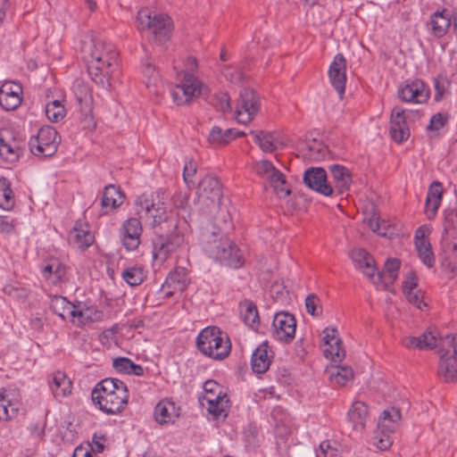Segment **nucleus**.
Returning <instances> with one entry per match:
<instances>
[{"label":"nucleus","mask_w":457,"mask_h":457,"mask_svg":"<svg viewBox=\"0 0 457 457\" xmlns=\"http://www.w3.org/2000/svg\"><path fill=\"white\" fill-rule=\"evenodd\" d=\"M14 203L10 181L6 178H0V208L9 211L14 206Z\"/></svg>","instance_id":"obj_46"},{"label":"nucleus","mask_w":457,"mask_h":457,"mask_svg":"<svg viewBox=\"0 0 457 457\" xmlns=\"http://www.w3.org/2000/svg\"><path fill=\"white\" fill-rule=\"evenodd\" d=\"M124 200V194L120 187L110 184L104 187L101 198V206L105 210H114L118 208Z\"/></svg>","instance_id":"obj_36"},{"label":"nucleus","mask_w":457,"mask_h":457,"mask_svg":"<svg viewBox=\"0 0 457 457\" xmlns=\"http://www.w3.org/2000/svg\"><path fill=\"white\" fill-rule=\"evenodd\" d=\"M82 52L91 79L110 90L112 80L119 75V54L115 46L101 39H93L84 44Z\"/></svg>","instance_id":"obj_1"},{"label":"nucleus","mask_w":457,"mask_h":457,"mask_svg":"<svg viewBox=\"0 0 457 457\" xmlns=\"http://www.w3.org/2000/svg\"><path fill=\"white\" fill-rule=\"evenodd\" d=\"M330 180L332 185V195H342L345 194L351 187L352 176L347 168L340 164H332L328 166Z\"/></svg>","instance_id":"obj_21"},{"label":"nucleus","mask_w":457,"mask_h":457,"mask_svg":"<svg viewBox=\"0 0 457 457\" xmlns=\"http://www.w3.org/2000/svg\"><path fill=\"white\" fill-rule=\"evenodd\" d=\"M346 60L342 54H337L328 69V77L332 87L337 91L340 96L345 90L346 83Z\"/></svg>","instance_id":"obj_23"},{"label":"nucleus","mask_w":457,"mask_h":457,"mask_svg":"<svg viewBox=\"0 0 457 457\" xmlns=\"http://www.w3.org/2000/svg\"><path fill=\"white\" fill-rule=\"evenodd\" d=\"M208 140L211 144L216 145H226V139L224 136V130H222L220 127L214 126L209 134Z\"/></svg>","instance_id":"obj_57"},{"label":"nucleus","mask_w":457,"mask_h":457,"mask_svg":"<svg viewBox=\"0 0 457 457\" xmlns=\"http://www.w3.org/2000/svg\"><path fill=\"white\" fill-rule=\"evenodd\" d=\"M270 359L268 355V344H261L253 353L251 366L254 373L262 374L269 369Z\"/></svg>","instance_id":"obj_38"},{"label":"nucleus","mask_w":457,"mask_h":457,"mask_svg":"<svg viewBox=\"0 0 457 457\" xmlns=\"http://www.w3.org/2000/svg\"><path fill=\"white\" fill-rule=\"evenodd\" d=\"M102 316V312L79 303L74 305L71 320L77 327H84L100 320Z\"/></svg>","instance_id":"obj_24"},{"label":"nucleus","mask_w":457,"mask_h":457,"mask_svg":"<svg viewBox=\"0 0 457 457\" xmlns=\"http://www.w3.org/2000/svg\"><path fill=\"white\" fill-rule=\"evenodd\" d=\"M42 276L51 285L62 283L66 276V266L58 260H54L42 269Z\"/></svg>","instance_id":"obj_37"},{"label":"nucleus","mask_w":457,"mask_h":457,"mask_svg":"<svg viewBox=\"0 0 457 457\" xmlns=\"http://www.w3.org/2000/svg\"><path fill=\"white\" fill-rule=\"evenodd\" d=\"M65 114V108L59 100H54L46 105V115L52 122L62 120Z\"/></svg>","instance_id":"obj_51"},{"label":"nucleus","mask_w":457,"mask_h":457,"mask_svg":"<svg viewBox=\"0 0 457 457\" xmlns=\"http://www.w3.org/2000/svg\"><path fill=\"white\" fill-rule=\"evenodd\" d=\"M405 295L408 302L418 309L423 310L424 307H427V303L423 301V293L421 290H409L407 293H405Z\"/></svg>","instance_id":"obj_54"},{"label":"nucleus","mask_w":457,"mask_h":457,"mask_svg":"<svg viewBox=\"0 0 457 457\" xmlns=\"http://www.w3.org/2000/svg\"><path fill=\"white\" fill-rule=\"evenodd\" d=\"M350 256L354 267L369 278L377 288H386V285L381 281L382 276L376 273L374 259L368 252L362 248H355L351 252Z\"/></svg>","instance_id":"obj_11"},{"label":"nucleus","mask_w":457,"mask_h":457,"mask_svg":"<svg viewBox=\"0 0 457 457\" xmlns=\"http://www.w3.org/2000/svg\"><path fill=\"white\" fill-rule=\"evenodd\" d=\"M389 132L396 143H403L410 137L405 110L399 106H395L391 112Z\"/></svg>","instance_id":"obj_22"},{"label":"nucleus","mask_w":457,"mask_h":457,"mask_svg":"<svg viewBox=\"0 0 457 457\" xmlns=\"http://www.w3.org/2000/svg\"><path fill=\"white\" fill-rule=\"evenodd\" d=\"M21 407V396L16 389L0 390V420L8 421L16 418Z\"/></svg>","instance_id":"obj_19"},{"label":"nucleus","mask_w":457,"mask_h":457,"mask_svg":"<svg viewBox=\"0 0 457 457\" xmlns=\"http://www.w3.org/2000/svg\"><path fill=\"white\" fill-rule=\"evenodd\" d=\"M267 179L279 198H285L291 194L290 187L287 186L285 175L276 167Z\"/></svg>","instance_id":"obj_41"},{"label":"nucleus","mask_w":457,"mask_h":457,"mask_svg":"<svg viewBox=\"0 0 457 457\" xmlns=\"http://www.w3.org/2000/svg\"><path fill=\"white\" fill-rule=\"evenodd\" d=\"M274 169L275 166L268 160H262L254 164L255 172L260 176H266L267 178Z\"/></svg>","instance_id":"obj_59"},{"label":"nucleus","mask_w":457,"mask_h":457,"mask_svg":"<svg viewBox=\"0 0 457 457\" xmlns=\"http://www.w3.org/2000/svg\"><path fill=\"white\" fill-rule=\"evenodd\" d=\"M414 240L415 247L422 263L428 268L434 267L436 262L435 255L429 241L426 238L425 230L422 228H419L416 230Z\"/></svg>","instance_id":"obj_29"},{"label":"nucleus","mask_w":457,"mask_h":457,"mask_svg":"<svg viewBox=\"0 0 457 457\" xmlns=\"http://www.w3.org/2000/svg\"><path fill=\"white\" fill-rule=\"evenodd\" d=\"M22 86L14 81H6L0 87V106L5 111H14L22 101Z\"/></svg>","instance_id":"obj_20"},{"label":"nucleus","mask_w":457,"mask_h":457,"mask_svg":"<svg viewBox=\"0 0 457 457\" xmlns=\"http://www.w3.org/2000/svg\"><path fill=\"white\" fill-rule=\"evenodd\" d=\"M444 239L457 237V203L453 207H448L444 212Z\"/></svg>","instance_id":"obj_42"},{"label":"nucleus","mask_w":457,"mask_h":457,"mask_svg":"<svg viewBox=\"0 0 457 457\" xmlns=\"http://www.w3.org/2000/svg\"><path fill=\"white\" fill-rule=\"evenodd\" d=\"M179 416V408H178L170 400L164 399L160 401L154 408V418L156 422L161 425L174 422Z\"/></svg>","instance_id":"obj_32"},{"label":"nucleus","mask_w":457,"mask_h":457,"mask_svg":"<svg viewBox=\"0 0 457 457\" xmlns=\"http://www.w3.org/2000/svg\"><path fill=\"white\" fill-rule=\"evenodd\" d=\"M296 320L287 312H278L272 321V336L282 343H291L295 336Z\"/></svg>","instance_id":"obj_15"},{"label":"nucleus","mask_w":457,"mask_h":457,"mask_svg":"<svg viewBox=\"0 0 457 457\" xmlns=\"http://www.w3.org/2000/svg\"><path fill=\"white\" fill-rule=\"evenodd\" d=\"M448 349L440 348L438 374L445 382L457 381V334L447 336Z\"/></svg>","instance_id":"obj_9"},{"label":"nucleus","mask_w":457,"mask_h":457,"mask_svg":"<svg viewBox=\"0 0 457 457\" xmlns=\"http://www.w3.org/2000/svg\"><path fill=\"white\" fill-rule=\"evenodd\" d=\"M92 401L107 414L120 412L129 399L127 386L118 378H107L98 382L91 393Z\"/></svg>","instance_id":"obj_3"},{"label":"nucleus","mask_w":457,"mask_h":457,"mask_svg":"<svg viewBox=\"0 0 457 457\" xmlns=\"http://www.w3.org/2000/svg\"><path fill=\"white\" fill-rule=\"evenodd\" d=\"M61 138L54 128L44 126L39 129L37 136L30 137L29 145L34 155L49 157L56 153Z\"/></svg>","instance_id":"obj_8"},{"label":"nucleus","mask_w":457,"mask_h":457,"mask_svg":"<svg viewBox=\"0 0 457 457\" xmlns=\"http://www.w3.org/2000/svg\"><path fill=\"white\" fill-rule=\"evenodd\" d=\"M216 107L222 112H228L231 111L229 96L225 92H219L215 95Z\"/></svg>","instance_id":"obj_58"},{"label":"nucleus","mask_w":457,"mask_h":457,"mask_svg":"<svg viewBox=\"0 0 457 457\" xmlns=\"http://www.w3.org/2000/svg\"><path fill=\"white\" fill-rule=\"evenodd\" d=\"M199 201L205 203L210 212L218 209L221 203L222 192L219 179L212 176H205L198 185Z\"/></svg>","instance_id":"obj_13"},{"label":"nucleus","mask_w":457,"mask_h":457,"mask_svg":"<svg viewBox=\"0 0 457 457\" xmlns=\"http://www.w3.org/2000/svg\"><path fill=\"white\" fill-rule=\"evenodd\" d=\"M402 418L400 410L395 407H391L383 411L381 420L378 422V427L386 428V429L393 431L395 424H397Z\"/></svg>","instance_id":"obj_49"},{"label":"nucleus","mask_w":457,"mask_h":457,"mask_svg":"<svg viewBox=\"0 0 457 457\" xmlns=\"http://www.w3.org/2000/svg\"><path fill=\"white\" fill-rule=\"evenodd\" d=\"M188 286V278L183 269H177L169 273L162 288H171L170 291L165 292L166 296H172L176 292H184Z\"/></svg>","instance_id":"obj_33"},{"label":"nucleus","mask_w":457,"mask_h":457,"mask_svg":"<svg viewBox=\"0 0 457 457\" xmlns=\"http://www.w3.org/2000/svg\"><path fill=\"white\" fill-rule=\"evenodd\" d=\"M137 29L140 31L149 32L152 36L151 39L157 44H163L170 37L171 21L164 13H157L148 8H142L137 12Z\"/></svg>","instance_id":"obj_7"},{"label":"nucleus","mask_w":457,"mask_h":457,"mask_svg":"<svg viewBox=\"0 0 457 457\" xmlns=\"http://www.w3.org/2000/svg\"><path fill=\"white\" fill-rule=\"evenodd\" d=\"M368 226L372 231L379 235L386 236V234L385 231H382V229L386 228V222L385 220L380 222L379 218L376 214H373L368 220Z\"/></svg>","instance_id":"obj_61"},{"label":"nucleus","mask_w":457,"mask_h":457,"mask_svg":"<svg viewBox=\"0 0 457 457\" xmlns=\"http://www.w3.org/2000/svg\"><path fill=\"white\" fill-rule=\"evenodd\" d=\"M400 265V261L397 259H388L386 262L383 272L378 273L382 276L381 281L386 285V288L380 287L379 289L388 290V284H393L398 277Z\"/></svg>","instance_id":"obj_47"},{"label":"nucleus","mask_w":457,"mask_h":457,"mask_svg":"<svg viewBox=\"0 0 457 457\" xmlns=\"http://www.w3.org/2000/svg\"><path fill=\"white\" fill-rule=\"evenodd\" d=\"M198 350L213 360H223L231 351L228 335L218 327L204 328L196 337Z\"/></svg>","instance_id":"obj_6"},{"label":"nucleus","mask_w":457,"mask_h":457,"mask_svg":"<svg viewBox=\"0 0 457 457\" xmlns=\"http://www.w3.org/2000/svg\"><path fill=\"white\" fill-rule=\"evenodd\" d=\"M95 236L87 224L76 223L69 235V242L75 247L85 250L93 245Z\"/></svg>","instance_id":"obj_28"},{"label":"nucleus","mask_w":457,"mask_h":457,"mask_svg":"<svg viewBox=\"0 0 457 457\" xmlns=\"http://www.w3.org/2000/svg\"><path fill=\"white\" fill-rule=\"evenodd\" d=\"M336 334V328H326L323 330L322 337L325 345V348H323V354L327 358H331L334 361H341L345 356V352L341 346V339L337 338Z\"/></svg>","instance_id":"obj_25"},{"label":"nucleus","mask_w":457,"mask_h":457,"mask_svg":"<svg viewBox=\"0 0 457 457\" xmlns=\"http://www.w3.org/2000/svg\"><path fill=\"white\" fill-rule=\"evenodd\" d=\"M197 170L196 162L193 159L186 160L183 169V179L188 187H194V176Z\"/></svg>","instance_id":"obj_53"},{"label":"nucleus","mask_w":457,"mask_h":457,"mask_svg":"<svg viewBox=\"0 0 457 457\" xmlns=\"http://www.w3.org/2000/svg\"><path fill=\"white\" fill-rule=\"evenodd\" d=\"M48 385L54 398H62L71 392V381L62 371H55L48 378Z\"/></svg>","instance_id":"obj_31"},{"label":"nucleus","mask_w":457,"mask_h":457,"mask_svg":"<svg viewBox=\"0 0 457 457\" xmlns=\"http://www.w3.org/2000/svg\"><path fill=\"white\" fill-rule=\"evenodd\" d=\"M328 379L332 384L345 386L353 377L352 368L348 366H335L327 370Z\"/></svg>","instance_id":"obj_43"},{"label":"nucleus","mask_w":457,"mask_h":457,"mask_svg":"<svg viewBox=\"0 0 457 457\" xmlns=\"http://www.w3.org/2000/svg\"><path fill=\"white\" fill-rule=\"evenodd\" d=\"M250 134L264 153H273L279 147H283V143L276 131L251 130Z\"/></svg>","instance_id":"obj_27"},{"label":"nucleus","mask_w":457,"mask_h":457,"mask_svg":"<svg viewBox=\"0 0 457 457\" xmlns=\"http://www.w3.org/2000/svg\"><path fill=\"white\" fill-rule=\"evenodd\" d=\"M21 144L9 131L1 133L0 156L8 162H16L22 151Z\"/></svg>","instance_id":"obj_26"},{"label":"nucleus","mask_w":457,"mask_h":457,"mask_svg":"<svg viewBox=\"0 0 457 457\" xmlns=\"http://www.w3.org/2000/svg\"><path fill=\"white\" fill-rule=\"evenodd\" d=\"M397 96L404 103L424 104L429 98V88L421 79H407L399 86Z\"/></svg>","instance_id":"obj_12"},{"label":"nucleus","mask_w":457,"mask_h":457,"mask_svg":"<svg viewBox=\"0 0 457 457\" xmlns=\"http://www.w3.org/2000/svg\"><path fill=\"white\" fill-rule=\"evenodd\" d=\"M135 213L139 219L145 220L153 227L167 221L175 229L178 227L177 220L170 216V212L158 193H144L138 195L135 200Z\"/></svg>","instance_id":"obj_5"},{"label":"nucleus","mask_w":457,"mask_h":457,"mask_svg":"<svg viewBox=\"0 0 457 457\" xmlns=\"http://www.w3.org/2000/svg\"><path fill=\"white\" fill-rule=\"evenodd\" d=\"M199 403L213 420H224L228 415L230 401L227 393H219L216 395L212 393H204V395L199 397Z\"/></svg>","instance_id":"obj_14"},{"label":"nucleus","mask_w":457,"mask_h":457,"mask_svg":"<svg viewBox=\"0 0 457 457\" xmlns=\"http://www.w3.org/2000/svg\"><path fill=\"white\" fill-rule=\"evenodd\" d=\"M241 317L244 322L253 328L259 324V314L256 305L251 301H245L241 304Z\"/></svg>","instance_id":"obj_48"},{"label":"nucleus","mask_w":457,"mask_h":457,"mask_svg":"<svg viewBox=\"0 0 457 457\" xmlns=\"http://www.w3.org/2000/svg\"><path fill=\"white\" fill-rule=\"evenodd\" d=\"M141 219L129 218L121 225L120 229V239L122 245L128 251L137 249L141 244V235L143 232Z\"/></svg>","instance_id":"obj_17"},{"label":"nucleus","mask_w":457,"mask_h":457,"mask_svg":"<svg viewBox=\"0 0 457 457\" xmlns=\"http://www.w3.org/2000/svg\"><path fill=\"white\" fill-rule=\"evenodd\" d=\"M417 279L413 272L408 273L406 279L403 284V293H407L409 290L414 291L417 289Z\"/></svg>","instance_id":"obj_64"},{"label":"nucleus","mask_w":457,"mask_h":457,"mask_svg":"<svg viewBox=\"0 0 457 457\" xmlns=\"http://www.w3.org/2000/svg\"><path fill=\"white\" fill-rule=\"evenodd\" d=\"M112 367L119 373L135 376L144 375V368L139 364H136L127 357H118L113 359Z\"/></svg>","instance_id":"obj_40"},{"label":"nucleus","mask_w":457,"mask_h":457,"mask_svg":"<svg viewBox=\"0 0 457 457\" xmlns=\"http://www.w3.org/2000/svg\"><path fill=\"white\" fill-rule=\"evenodd\" d=\"M447 120V115L437 112L430 118L427 129L429 131H438L446 124Z\"/></svg>","instance_id":"obj_55"},{"label":"nucleus","mask_w":457,"mask_h":457,"mask_svg":"<svg viewBox=\"0 0 457 457\" xmlns=\"http://www.w3.org/2000/svg\"><path fill=\"white\" fill-rule=\"evenodd\" d=\"M443 188L438 181H433L428 187L426 203L425 214L428 220H433L442 202Z\"/></svg>","instance_id":"obj_30"},{"label":"nucleus","mask_w":457,"mask_h":457,"mask_svg":"<svg viewBox=\"0 0 457 457\" xmlns=\"http://www.w3.org/2000/svg\"><path fill=\"white\" fill-rule=\"evenodd\" d=\"M75 303H71L65 297L60 295H54L51 299L50 309L53 312L63 320L67 318H71Z\"/></svg>","instance_id":"obj_44"},{"label":"nucleus","mask_w":457,"mask_h":457,"mask_svg":"<svg viewBox=\"0 0 457 457\" xmlns=\"http://www.w3.org/2000/svg\"><path fill=\"white\" fill-rule=\"evenodd\" d=\"M187 71H181V81L171 89V96L178 105L188 104L194 98L200 96H208L210 90L204 86L197 77L194 75V71L197 68V61L195 57H188L186 63Z\"/></svg>","instance_id":"obj_4"},{"label":"nucleus","mask_w":457,"mask_h":457,"mask_svg":"<svg viewBox=\"0 0 457 457\" xmlns=\"http://www.w3.org/2000/svg\"><path fill=\"white\" fill-rule=\"evenodd\" d=\"M199 244L210 258L225 266L238 269L244 263L243 256L236 244L220 228L212 224L201 229Z\"/></svg>","instance_id":"obj_2"},{"label":"nucleus","mask_w":457,"mask_h":457,"mask_svg":"<svg viewBox=\"0 0 457 457\" xmlns=\"http://www.w3.org/2000/svg\"><path fill=\"white\" fill-rule=\"evenodd\" d=\"M303 182L311 189L325 195L332 196V185L328 180L326 170L321 167H311L304 171Z\"/></svg>","instance_id":"obj_18"},{"label":"nucleus","mask_w":457,"mask_h":457,"mask_svg":"<svg viewBox=\"0 0 457 457\" xmlns=\"http://www.w3.org/2000/svg\"><path fill=\"white\" fill-rule=\"evenodd\" d=\"M452 21L445 9L433 12L429 19L431 34L438 38L444 37L452 25Z\"/></svg>","instance_id":"obj_34"},{"label":"nucleus","mask_w":457,"mask_h":457,"mask_svg":"<svg viewBox=\"0 0 457 457\" xmlns=\"http://www.w3.org/2000/svg\"><path fill=\"white\" fill-rule=\"evenodd\" d=\"M146 277L145 270L141 265H134L125 269L121 273L122 279L130 287L141 285Z\"/></svg>","instance_id":"obj_45"},{"label":"nucleus","mask_w":457,"mask_h":457,"mask_svg":"<svg viewBox=\"0 0 457 457\" xmlns=\"http://www.w3.org/2000/svg\"><path fill=\"white\" fill-rule=\"evenodd\" d=\"M184 236L178 231L169 236H158L153 242V257L163 262L169 255L175 252L183 243Z\"/></svg>","instance_id":"obj_16"},{"label":"nucleus","mask_w":457,"mask_h":457,"mask_svg":"<svg viewBox=\"0 0 457 457\" xmlns=\"http://www.w3.org/2000/svg\"><path fill=\"white\" fill-rule=\"evenodd\" d=\"M337 449L334 447L329 440H324L320 444L316 457H334Z\"/></svg>","instance_id":"obj_56"},{"label":"nucleus","mask_w":457,"mask_h":457,"mask_svg":"<svg viewBox=\"0 0 457 457\" xmlns=\"http://www.w3.org/2000/svg\"><path fill=\"white\" fill-rule=\"evenodd\" d=\"M368 415V407L363 402H354L347 413V420L353 429L360 431L364 428Z\"/></svg>","instance_id":"obj_35"},{"label":"nucleus","mask_w":457,"mask_h":457,"mask_svg":"<svg viewBox=\"0 0 457 457\" xmlns=\"http://www.w3.org/2000/svg\"><path fill=\"white\" fill-rule=\"evenodd\" d=\"M71 92L81 108H89L92 101L88 85L81 79H74Z\"/></svg>","instance_id":"obj_39"},{"label":"nucleus","mask_w":457,"mask_h":457,"mask_svg":"<svg viewBox=\"0 0 457 457\" xmlns=\"http://www.w3.org/2000/svg\"><path fill=\"white\" fill-rule=\"evenodd\" d=\"M260 107V97L257 93L250 87L242 88L237 104V120L239 123L247 124L258 113Z\"/></svg>","instance_id":"obj_10"},{"label":"nucleus","mask_w":457,"mask_h":457,"mask_svg":"<svg viewBox=\"0 0 457 457\" xmlns=\"http://www.w3.org/2000/svg\"><path fill=\"white\" fill-rule=\"evenodd\" d=\"M142 72L145 78V85L147 87L157 86L160 81V75L152 63L145 62L142 67Z\"/></svg>","instance_id":"obj_52"},{"label":"nucleus","mask_w":457,"mask_h":457,"mask_svg":"<svg viewBox=\"0 0 457 457\" xmlns=\"http://www.w3.org/2000/svg\"><path fill=\"white\" fill-rule=\"evenodd\" d=\"M307 148L309 152V156L312 158L320 159L323 158L325 155V148L320 143L317 142L316 140H314L312 144H308Z\"/></svg>","instance_id":"obj_63"},{"label":"nucleus","mask_w":457,"mask_h":457,"mask_svg":"<svg viewBox=\"0 0 457 457\" xmlns=\"http://www.w3.org/2000/svg\"><path fill=\"white\" fill-rule=\"evenodd\" d=\"M224 76L233 83H237L244 79L243 71L238 68L227 66L223 70Z\"/></svg>","instance_id":"obj_62"},{"label":"nucleus","mask_w":457,"mask_h":457,"mask_svg":"<svg viewBox=\"0 0 457 457\" xmlns=\"http://www.w3.org/2000/svg\"><path fill=\"white\" fill-rule=\"evenodd\" d=\"M319 303H320V299L316 295L311 294V295H307V297L305 298L306 312L312 316L319 315L320 314L318 312Z\"/></svg>","instance_id":"obj_60"},{"label":"nucleus","mask_w":457,"mask_h":457,"mask_svg":"<svg viewBox=\"0 0 457 457\" xmlns=\"http://www.w3.org/2000/svg\"><path fill=\"white\" fill-rule=\"evenodd\" d=\"M446 339L447 337L445 339L440 338L438 342L436 330H428L419 337L421 350L433 349L436 346H440L441 348H443L445 345H448V343H446Z\"/></svg>","instance_id":"obj_50"}]
</instances>
